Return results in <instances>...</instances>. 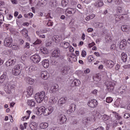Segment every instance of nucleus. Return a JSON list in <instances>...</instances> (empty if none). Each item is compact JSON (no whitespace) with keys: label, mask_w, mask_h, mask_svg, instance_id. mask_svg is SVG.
I'll return each instance as SVG.
<instances>
[{"label":"nucleus","mask_w":130,"mask_h":130,"mask_svg":"<svg viewBox=\"0 0 130 130\" xmlns=\"http://www.w3.org/2000/svg\"><path fill=\"white\" fill-rule=\"evenodd\" d=\"M115 20L116 22L120 21V16L118 15H115Z\"/></svg>","instance_id":"nucleus-51"},{"label":"nucleus","mask_w":130,"mask_h":130,"mask_svg":"<svg viewBox=\"0 0 130 130\" xmlns=\"http://www.w3.org/2000/svg\"><path fill=\"white\" fill-rule=\"evenodd\" d=\"M56 119L58 123L63 124L67 121V117L60 113L57 114Z\"/></svg>","instance_id":"nucleus-5"},{"label":"nucleus","mask_w":130,"mask_h":130,"mask_svg":"<svg viewBox=\"0 0 130 130\" xmlns=\"http://www.w3.org/2000/svg\"><path fill=\"white\" fill-rule=\"evenodd\" d=\"M67 101H68V98L66 96L61 98L59 101L60 106H62L63 104H66Z\"/></svg>","instance_id":"nucleus-20"},{"label":"nucleus","mask_w":130,"mask_h":130,"mask_svg":"<svg viewBox=\"0 0 130 130\" xmlns=\"http://www.w3.org/2000/svg\"><path fill=\"white\" fill-rule=\"evenodd\" d=\"M95 45L94 42H92L91 43H90L88 44V47L89 48H91V47H93Z\"/></svg>","instance_id":"nucleus-60"},{"label":"nucleus","mask_w":130,"mask_h":130,"mask_svg":"<svg viewBox=\"0 0 130 130\" xmlns=\"http://www.w3.org/2000/svg\"><path fill=\"white\" fill-rule=\"evenodd\" d=\"M95 17H96V15L94 14H90V15L87 16L85 18V20H86V21H90V20H92V19H94V18Z\"/></svg>","instance_id":"nucleus-36"},{"label":"nucleus","mask_w":130,"mask_h":130,"mask_svg":"<svg viewBox=\"0 0 130 130\" xmlns=\"http://www.w3.org/2000/svg\"><path fill=\"white\" fill-rule=\"evenodd\" d=\"M88 121V118L84 117L83 118L82 122L83 123H86Z\"/></svg>","instance_id":"nucleus-63"},{"label":"nucleus","mask_w":130,"mask_h":130,"mask_svg":"<svg viewBox=\"0 0 130 130\" xmlns=\"http://www.w3.org/2000/svg\"><path fill=\"white\" fill-rule=\"evenodd\" d=\"M88 60L89 62H91V61H93V60H94V57L93 55H89L88 57Z\"/></svg>","instance_id":"nucleus-48"},{"label":"nucleus","mask_w":130,"mask_h":130,"mask_svg":"<svg viewBox=\"0 0 130 130\" xmlns=\"http://www.w3.org/2000/svg\"><path fill=\"white\" fill-rule=\"evenodd\" d=\"M106 101L107 103H111L112 101H113V100L112 99V98L111 97H108L106 98Z\"/></svg>","instance_id":"nucleus-47"},{"label":"nucleus","mask_w":130,"mask_h":130,"mask_svg":"<svg viewBox=\"0 0 130 130\" xmlns=\"http://www.w3.org/2000/svg\"><path fill=\"white\" fill-rule=\"evenodd\" d=\"M76 12L77 10L76 9L73 8H68L66 10L65 15L67 17H72V16H74V15L76 14Z\"/></svg>","instance_id":"nucleus-6"},{"label":"nucleus","mask_w":130,"mask_h":130,"mask_svg":"<svg viewBox=\"0 0 130 130\" xmlns=\"http://www.w3.org/2000/svg\"><path fill=\"white\" fill-rule=\"evenodd\" d=\"M7 79V75L6 74H3L0 77V83H3Z\"/></svg>","instance_id":"nucleus-42"},{"label":"nucleus","mask_w":130,"mask_h":130,"mask_svg":"<svg viewBox=\"0 0 130 130\" xmlns=\"http://www.w3.org/2000/svg\"><path fill=\"white\" fill-rule=\"evenodd\" d=\"M41 51L43 54H47L48 53V50L46 48H42L41 49Z\"/></svg>","instance_id":"nucleus-43"},{"label":"nucleus","mask_w":130,"mask_h":130,"mask_svg":"<svg viewBox=\"0 0 130 130\" xmlns=\"http://www.w3.org/2000/svg\"><path fill=\"white\" fill-rule=\"evenodd\" d=\"M28 16V18H33V17H34V14H33V13L30 12V13H28L27 14Z\"/></svg>","instance_id":"nucleus-61"},{"label":"nucleus","mask_w":130,"mask_h":130,"mask_svg":"<svg viewBox=\"0 0 130 130\" xmlns=\"http://www.w3.org/2000/svg\"><path fill=\"white\" fill-rule=\"evenodd\" d=\"M40 32L41 34H44L45 33H47V30L46 29H41Z\"/></svg>","instance_id":"nucleus-59"},{"label":"nucleus","mask_w":130,"mask_h":130,"mask_svg":"<svg viewBox=\"0 0 130 130\" xmlns=\"http://www.w3.org/2000/svg\"><path fill=\"white\" fill-rule=\"evenodd\" d=\"M47 25L48 26V27L50 26H53V22H52L51 20H49Z\"/></svg>","instance_id":"nucleus-54"},{"label":"nucleus","mask_w":130,"mask_h":130,"mask_svg":"<svg viewBox=\"0 0 130 130\" xmlns=\"http://www.w3.org/2000/svg\"><path fill=\"white\" fill-rule=\"evenodd\" d=\"M70 4L71 7H77L78 5V0H70Z\"/></svg>","instance_id":"nucleus-34"},{"label":"nucleus","mask_w":130,"mask_h":130,"mask_svg":"<svg viewBox=\"0 0 130 130\" xmlns=\"http://www.w3.org/2000/svg\"><path fill=\"white\" fill-rule=\"evenodd\" d=\"M62 46L63 48H69L70 47V43L69 42H65Z\"/></svg>","instance_id":"nucleus-45"},{"label":"nucleus","mask_w":130,"mask_h":130,"mask_svg":"<svg viewBox=\"0 0 130 130\" xmlns=\"http://www.w3.org/2000/svg\"><path fill=\"white\" fill-rule=\"evenodd\" d=\"M93 80L95 81V82H99V81H101V78H99V77H98V75H96V77H93Z\"/></svg>","instance_id":"nucleus-50"},{"label":"nucleus","mask_w":130,"mask_h":130,"mask_svg":"<svg viewBox=\"0 0 130 130\" xmlns=\"http://www.w3.org/2000/svg\"><path fill=\"white\" fill-rule=\"evenodd\" d=\"M44 4H46V0L39 1V5H40V6H42V5H44Z\"/></svg>","instance_id":"nucleus-49"},{"label":"nucleus","mask_w":130,"mask_h":130,"mask_svg":"<svg viewBox=\"0 0 130 130\" xmlns=\"http://www.w3.org/2000/svg\"><path fill=\"white\" fill-rule=\"evenodd\" d=\"M67 56L68 61L71 62V63H73V62H75V61H77V57H76V56L73 55L72 53H68Z\"/></svg>","instance_id":"nucleus-7"},{"label":"nucleus","mask_w":130,"mask_h":130,"mask_svg":"<svg viewBox=\"0 0 130 130\" xmlns=\"http://www.w3.org/2000/svg\"><path fill=\"white\" fill-rule=\"evenodd\" d=\"M39 127L43 129H44V128H47V127H48V123L42 122L39 124Z\"/></svg>","instance_id":"nucleus-30"},{"label":"nucleus","mask_w":130,"mask_h":130,"mask_svg":"<svg viewBox=\"0 0 130 130\" xmlns=\"http://www.w3.org/2000/svg\"><path fill=\"white\" fill-rule=\"evenodd\" d=\"M37 114L38 115L43 114L45 116H47L48 115L51 114L54 110L53 107L50 106L47 108H45L44 106L37 107Z\"/></svg>","instance_id":"nucleus-1"},{"label":"nucleus","mask_w":130,"mask_h":130,"mask_svg":"<svg viewBox=\"0 0 130 130\" xmlns=\"http://www.w3.org/2000/svg\"><path fill=\"white\" fill-rule=\"evenodd\" d=\"M121 59L124 62H125L127 60V55L126 53L122 52L121 54Z\"/></svg>","instance_id":"nucleus-32"},{"label":"nucleus","mask_w":130,"mask_h":130,"mask_svg":"<svg viewBox=\"0 0 130 130\" xmlns=\"http://www.w3.org/2000/svg\"><path fill=\"white\" fill-rule=\"evenodd\" d=\"M42 64L45 69H47L49 67V60L47 59H44L42 61Z\"/></svg>","instance_id":"nucleus-21"},{"label":"nucleus","mask_w":130,"mask_h":130,"mask_svg":"<svg viewBox=\"0 0 130 130\" xmlns=\"http://www.w3.org/2000/svg\"><path fill=\"white\" fill-rule=\"evenodd\" d=\"M56 102H57V101L56 99H55V97H51L49 101V104H50V105H54V104H56Z\"/></svg>","instance_id":"nucleus-22"},{"label":"nucleus","mask_w":130,"mask_h":130,"mask_svg":"<svg viewBox=\"0 0 130 130\" xmlns=\"http://www.w3.org/2000/svg\"><path fill=\"white\" fill-rule=\"evenodd\" d=\"M49 73L46 71H43L41 73V77L43 80H48L49 78Z\"/></svg>","instance_id":"nucleus-15"},{"label":"nucleus","mask_w":130,"mask_h":130,"mask_svg":"<svg viewBox=\"0 0 130 130\" xmlns=\"http://www.w3.org/2000/svg\"><path fill=\"white\" fill-rule=\"evenodd\" d=\"M37 70V67L35 65L31 66L28 68V73L29 74H31L34 73V72H36Z\"/></svg>","instance_id":"nucleus-25"},{"label":"nucleus","mask_w":130,"mask_h":130,"mask_svg":"<svg viewBox=\"0 0 130 130\" xmlns=\"http://www.w3.org/2000/svg\"><path fill=\"white\" fill-rule=\"evenodd\" d=\"M115 48H116V45H115V44L111 45V50H114V49H115Z\"/></svg>","instance_id":"nucleus-58"},{"label":"nucleus","mask_w":130,"mask_h":130,"mask_svg":"<svg viewBox=\"0 0 130 130\" xmlns=\"http://www.w3.org/2000/svg\"><path fill=\"white\" fill-rule=\"evenodd\" d=\"M123 69H129L130 68V64L125 65L123 66Z\"/></svg>","instance_id":"nucleus-64"},{"label":"nucleus","mask_w":130,"mask_h":130,"mask_svg":"<svg viewBox=\"0 0 130 130\" xmlns=\"http://www.w3.org/2000/svg\"><path fill=\"white\" fill-rule=\"evenodd\" d=\"M30 59L34 63H38L41 60V57L37 54H35L30 57Z\"/></svg>","instance_id":"nucleus-10"},{"label":"nucleus","mask_w":130,"mask_h":130,"mask_svg":"<svg viewBox=\"0 0 130 130\" xmlns=\"http://www.w3.org/2000/svg\"><path fill=\"white\" fill-rule=\"evenodd\" d=\"M117 12L118 13H122V7H118L117 8Z\"/></svg>","instance_id":"nucleus-56"},{"label":"nucleus","mask_w":130,"mask_h":130,"mask_svg":"<svg viewBox=\"0 0 130 130\" xmlns=\"http://www.w3.org/2000/svg\"><path fill=\"white\" fill-rule=\"evenodd\" d=\"M12 72L14 76H19L22 73V67H21V65L17 64L14 66Z\"/></svg>","instance_id":"nucleus-4"},{"label":"nucleus","mask_w":130,"mask_h":130,"mask_svg":"<svg viewBox=\"0 0 130 130\" xmlns=\"http://www.w3.org/2000/svg\"><path fill=\"white\" fill-rule=\"evenodd\" d=\"M16 61H17L16 58H11L6 62V65L7 66V67L14 66V64L16 63Z\"/></svg>","instance_id":"nucleus-14"},{"label":"nucleus","mask_w":130,"mask_h":130,"mask_svg":"<svg viewBox=\"0 0 130 130\" xmlns=\"http://www.w3.org/2000/svg\"><path fill=\"white\" fill-rule=\"evenodd\" d=\"M103 2L100 1V0H97L95 2V3L94 4V6L96 8H100V7H102L103 6Z\"/></svg>","instance_id":"nucleus-27"},{"label":"nucleus","mask_w":130,"mask_h":130,"mask_svg":"<svg viewBox=\"0 0 130 130\" xmlns=\"http://www.w3.org/2000/svg\"><path fill=\"white\" fill-rule=\"evenodd\" d=\"M73 85H75V86H80V84H81V81L80 80L75 79L72 82Z\"/></svg>","instance_id":"nucleus-39"},{"label":"nucleus","mask_w":130,"mask_h":130,"mask_svg":"<svg viewBox=\"0 0 130 130\" xmlns=\"http://www.w3.org/2000/svg\"><path fill=\"white\" fill-rule=\"evenodd\" d=\"M69 4V0H62L61 6L63 8H66L67 5Z\"/></svg>","instance_id":"nucleus-41"},{"label":"nucleus","mask_w":130,"mask_h":130,"mask_svg":"<svg viewBox=\"0 0 130 130\" xmlns=\"http://www.w3.org/2000/svg\"><path fill=\"white\" fill-rule=\"evenodd\" d=\"M114 86H115V83L114 82H109L108 84L106 85L108 92H112V91H113L114 89Z\"/></svg>","instance_id":"nucleus-11"},{"label":"nucleus","mask_w":130,"mask_h":130,"mask_svg":"<svg viewBox=\"0 0 130 130\" xmlns=\"http://www.w3.org/2000/svg\"><path fill=\"white\" fill-rule=\"evenodd\" d=\"M26 93L28 96H31L33 94V88L31 86H29L27 88Z\"/></svg>","instance_id":"nucleus-31"},{"label":"nucleus","mask_w":130,"mask_h":130,"mask_svg":"<svg viewBox=\"0 0 130 130\" xmlns=\"http://www.w3.org/2000/svg\"><path fill=\"white\" fill-rule=\"evenodd\" d=\"M93 26L94 28H102L103 27V23L102 22H94Z\"/></svg>","instance_id":"nucleus-33"},{"label":"nucleus","mask_w":130,"mask_h":130,"mask_svg":"<svg viewBox=\"0 0 130 130\" xmlns=\"http://www.w3.org/2000/svg\"><path fill=\"white\" fill-rule=\"evenodd\" d=\"M127 43L126 40H122L120 43L119 48L120 49H124V47L126 46Z\"/></svg>","instance_id":"nucleus-19"},{"label":"nucleus","mask_w":130,"mask_h":130,"mask_svg":"<svg viewBox=\"0 0 130 130\" xmlns=\"http://www.w3.org/2000/svg\"><path fill=\"white\" fill-rule=\"evenodd\" d=\"M86 55H87V52H86V51L85 50H82L81 52V56H82V57H85Z\"/></svg>","instance_id":"nucleus-52"},{"label":"nucleus","mask_w":130,"mask_h":130,"mask_svg":"<svg viewBox=\"0 0 130 130\" xmlns=\"http://www.w3.org/2000/svg\"><path fill=\"white\" fill-rule=\"evenodd\" d=\"M27 104L30 107H34V106H35V104H36V103H35V101L34 100H28Z\"/></svg>","instance_id":"nucleus-24"},{"label":"nucleus","mask_w":130,"mask_h":130,"mask_svg":"<svg viewBox=\"0 0 130 130\" xmlns=\"http://www.w3.org/2000/svg\"><path fill=\"white\" fill-rule=\"evenodd\" d=\"M29 125L31 129L36 130V127H37V123L35 122H32Z\"/></svg>","instance_id":"nucleus-37"},{"label":"nucleus","mask_w":130,"mask_h":130,"mask_svg":"<svg viewBox=\"0 0 130 130\" xmlns=\"http://www.w3.org/2000/svg\"><path fill=\"white\" fill-rule=\"evenodd\" d=\"M124 118H126V119L129 118L130 114L128 113H126L124 114Z\"/></svg>","instance_id":"nucleus-57"},{"label":"nucleus","mask_w":130,"mask_h":130,"mask_svg":"<svg viewBox=\"0 0 130 130\" xmlns=\"http://www.w3.org/2000/svg\"><path fill=\"white\" fill-rule=\"evenodd\" d=\"M52 57L54 58H58L60 56V51L58 49L54 50L51 53Z\"/></svg>","instance_id":"nucleus-13"},{"label":"nucleus","mask_w":130,"mask_h":130,"mask_svg":"<svg viewBox=\"0 0 130 130\" xmlns=\"http://www.w3.org/2000/svg\"><path fill=\"white\" fill-rule=\"evenodd\" d=\"M4 45L7 47H12L13 46V39L10 37L5 38Z\"/></svg>","instance_id":"nucleus-8"},{"label":"nucleus","mask_w":130,"mask_h":130,"mask_svg":"<svg viewBox=\"0 0 130 130\" xmlns=\"http://www.w3.org/2000/svg\"><path fill=\"white\" fill-rule=\"evenodd\" d=\"M69 71V68L68 67H62L61 69V73L63 76L67 75L68 72Z\"/></svg>","instance_id":"nucleus-26"},{"label":"nucleus","mask_w":130,"mask_h":130,"mask_svg":"<svg viewBox=\"0 0 130 130\" xmlns=\"http://www.w3.org/2000/svg\"><path fill=\"white\" fill-rule=\"evenodd\" d=\"M75 110L76 105L72 104L69 107V109L67 110V112L68 114H71V113H73Z\"/></svg>","instance_id":"nucleus-17"},{"label":"nucleus","mask_w":130,"mask_h":130,"mask_svg":"<svg viewBox=\"0 0 130 130\" xmlns=\"http://www.w3.org/2000/svg\"><path fill=\"white\" fill-rule=\"evenodd\" d=\"M35 99L38 103H41L45 97V92L42 91L40 93H37L35 95Z\"/></svg>","instance_id":"nucleus-3"},{"label":"nucleus","mask_w":130,"mask_h":130,"mask_svg":"<svg viewBox=\"0 0 130 130\" xmlns=\"http://www.w3.org/2000/svg\"><path fill=\"white\" fill-rule=\"evenodd\" d=\"M53 39H54L56 42H58L59 41L58 36H55L53 37Z\"/></svg>","instance_id":"nucleus-55"},{"label":"nucleus","mask_w":130,"mask_h":130,"mask_svg":"<svg viewBox=\"0 0 130 130\" xmlns=\"http://www.w3.org/2000/svg\"><path fill=\"white\" fill-rule=\"evenodd\" d=\"M42 86L45 90H49L50 84L47 82H44L42 83Z\"/></svg>","instance_id":"nucleus-28"},{"label":"nucleus","mask_w":130,"mask_h":130,"mask_svg":"<svg viewBox=\"0 0 130 130\" xmlns=\"http://www.w3.org/2000/svg\"><path fill=\"white\" fill-rule=\"evenodd\" d=\"M31 113H32V112L31 111L27 110L26 111V116L23 117L22 118L23 119H25V120H27V119H29V118L30 117V114H31Z\"/></svg>","instance_id":"nucleus-38"},{"label":"nucleus","mask_w":130,"mask_h":130,"mask_svg":"<svg viewBox=\"0 0 130 130\" xmlns=\"http://www.w3.org/2000/svg\"><path fill=\"white\" fill-rule=\"evenodd\" d=\"M42 41L39 39H37L34 43V45H37V44H40Z\"/></svg>","instance_id":"nucleus-53"},{"label":"nucleus","mask_w":130,"mask_h":130,"mask_svg":"<svg viewBox=\"0 0 130 130\" xmlns=\"http://www.w3.org/2000/svg\"><path fill=\"white\" fill-rule=\"evenodd\" d=\"M75 49H74V47H73V46H70V48H69V51H70V52H74Z\"/></svg>","instance_id":"nucleus-62"},{"label":"nucleus","mask_w":130,"mask_h":130,"mask_svg":"<svg viewBox=\"0 0 130 130\" xmlns=\"http://www.w3.org/2000/svg\"><path fill=\"white\" fill-rule=\"evenodd\" d=\"M98 104V102L96 100L94 99H90L87 103L88 106L91 108H95V107L97 106Z\"/></svg>","instance_id":"nucleus-9"},{"label":"nucleus","mask_w":130,"mask_h":130,"mask_svg":"<svg viewBox=\"0 0 130 130\" xmlns=\"http://www.w3.org/2000/svg\"><path fill=\"white\" fill-rule=\"evenodd\" d=\"M113 113L114 115H115V117L117 119H118V120L121 119V116L119 115V114L115 112H113Z\"/></svg>","instance_id":"nucleus-44"},{"label":"nucleus","mask_w":130,"mask_h":130,"mask_svg":"<svg viewBox=\"0 0 130 130\" xmlns=\"http://www.w3.org/2000/svg\"><path fill=\"white\" fill-rule=\"evenodd\" d=\"M15 88H16V85L15 84L13 83V82H8L5 86V91L7 94H10V93H12L13 90H15Z\"/></svg>","instance_id":"nucleus-2"},{"label":"nucleus","mask_w":130,"mask_h":130,"mask_svg":"<svg viewBox=\"0 0 130 130\" xmlns=\"http://www.w3.org/2000/svg\"><path fill=\"white\" fill-rule=\"evenodd\" d=\"M102 119L104 121H107L108 120L110 121V120H111V117L109 116L106 114H105V115H103Z\"/></svg>","instance_id":"nucleus-35"},{"label":"nucleus","mask_w":130,"mask_h":130,"mask_svg":"<svg viewBox=\"0 0 130 130\" xmlns=\"http://www.w3.org/2000/svg\"><path fill=\"white\" fill-rule=\"evenodd\" d=\"M105 63L106 67L109 69H112L114 67V62L111 60H107Z\"/></svg>","instance_id":"nucleus-16"},{"label":"nucleus","mask_w":130,"mask_h":130,"mask_svg":"<svg viewBox=\"0 0 130 130\" xmlns=\"http://www.w3.org/2000/svg\"><path fill=\"white\" fill-rule=\"evenodd\" d=\"M25 80L26 81V83H27L28 84H29V85H33V84H34V82H35L34 79L30 77H26L25 79Z\"/></svg>","instance_id":"nucleus-29"},{"label":"nucleus","mask_w":130,"mask_h":130,"mask_svg":"<svg viewBox=\"0 0 130 130\" xmlns=\"http://www.w3.org/2000/svg\"><path fill=\"white\" fill-rule=\"evenodd\" d=\"M21 33L23 35L24 34V37H25V38H27V37H28V30L26 29H23L21 30Z\"/></svg>","instance_id":"nucleus-40"},{"label":"nucleus","mask_w":130,"mask_h":130,"mask_svg":"<svg viewBox=\"0 0 130 130\" xmlns=\"http://www.w3.org/2000/svg\"><path fill=\"white\" fill-rule=\"evenodd\" d=\"M115 4L117 6H120L122 5V1L121 0H115Z\"/></svg>","instance_id":"nucleus-46"},{"label":"nucleus","mask_w":130,"mask_h":130,"mask_svg":"<svg viewBox=\"0 0 130 130\" xmlns=\"http://www.w3.org/2000/svg\"><path fill=\"white\" fill-rule=\"evenodd\" d=\"M125 90H126V87L124 85H121L117 90L118 94L122 95V94H125Z\"/></svg>","instance_id":"nucleus-18"},{"label":"nucleus","mask_w":130,"mask_h":130,"mask_svg":"<svg viewBox=\"0 0 130 130\" xmlns=\"http://www.w3.org/2000/svg\"><path fill=\"white\" fill-rule=\"evenodd\" d=\"M121 29L123 32H128L130 29L129 25H123L121 26Z\"/></svg>","instance_id":"nucleus-23"},{"label":"nucleus","mask_w":130,"mask_h":130,"mask_svg":"<svg viewBox=\"0 0 130 130\" xmlns=\"http://www.w3.org/2000/svg\"><path fill=\"white\" fill-rule=\"evenodd\" d=\"M58 91V85L55 84L50 87V93H56Z\"/></svg>","instance_id":"nucleus-12"}]
</instances>
